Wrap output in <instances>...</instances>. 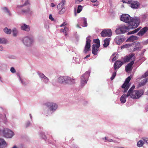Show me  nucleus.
<instances>
[{
    "label": "nucleus",
    "instance_id": "obj_35",
    "mask_svg": "<svg viewBox=\"0 0 148 148\" xmlns=\"http://www.w3.org/2000/svg\"><path fill=\"white\" fill-rule=\"evenodd\" d=\"M83 20L84 21V25H83V27H86L87 26V23L86 21V18H82Z\"/></svg>",
    "mask_w": 148,
    "mask_h": 148
},
{
    "label": "nucleus",
    "instance_id": "obj_40",
    "mask_svg": "<svg viewBox=\"0 0 148 148\" xmlns=\"http://www.w3.org/2000/svg\"><path fill=\"white\" fill-rule=\"evenodd\" d=\"M123 3H131V0H122Z\"/></svg>",
    "mask_w": 148,
    "mask_h": 148
},
{
    "label": "nucleus",
    "instance_id": "obj_9",
    "mask_svg": "<svg viewBox=\"0 0 148 148\" xmlns=\"http://www.w3.org/2000/svg\"><path fill=\"white\" fill-rule=\"evenodd\" d=\"M45 104L50 110L53 112L58 107V105L54 103L47 102Z\"/></svg>",
    "mask_w": 148,
    "mask_h": 148
},
{
    "label": "nucleus",
    "instance_id": "obj_22",
    "mask_svg": "<svg viewBox=\"0 0 148 148\" xmlns=\"http://www.w3.org/2000/svg\"><path fill=\"white\" fill-rule=\"evenodd\" d=\"M65 0H62L60 3L57 6V8L58 10L62 8L63 6L65 4Z\"/></svg>",
    "mask_w": 148,
    "mask_h": 148
},
{
    "label": "nucleus",
    "instance_id": "obj_38",
    "mask_svg": "<svg viewBox=\"0 0 148 148\" xmlns=\"http://www.w3.org/2000/svg\"><path fill=\"white\" fill-rule=\"evenodd\" d=\"M82 6L80 5H78L77 8V12L78 13H79L81 11H82Z\"/></svg>",
    "mask_w": 148,
    "mask_h": 148
},
{
    "label": "nucleus",
    "instance_id": "obj_3",
    "mask_svg": "<svg viewBox=\"0 0 148 148\" xmlns=\"http://www.w3.org/2000/svg\"><path fill=\"white\" fill-rule=\"evenodd\" d=\"M144 93V91L142 90H134L130 95V97L134 99L139 98L141 97Z\"/></svg>",
    "mask_w": 148,
    "mask_h": 148
},
{
    "label": "nucleus",
    "instance_id": "obj_19",
    "mask_svg": "<svg viewBox=\"0 0 148 148\" xmlns=\"http://www.w3.org/2000/svg\"><path fill=\"white\" fill-rule=\"evenodd\" d=\"M131 7L133 8H137L139 5V3L137 1L131 2Z\"/></svg>",
    "mask_w": 148,
    "mask_h": 148
},
{
    "label": "nucleus",
    "instance_id": "obj_26",
    "mask_svg": "<svg viewBox=\"0 0 148 148\" xmlns=\"http://www.w3.org/2000/svg\"><path fill=\"white\" fill-rule=\"evenodd\" d=\"M64 76H60L58 78V81L60 83H65Z\"/></svg>",
    "mask_w": 148,
    "mask_h": 148
},
{
    "label": "nucleus",
    "instance_id": "obj_28",
    "mask_svg": "<svg viewBox=\"0 0 148 148\" xmlns=\"http://www.w3.org/2000/svg\"><path fill=\"white\" fill-rule=\"evenodd\" d=\"M22 12L25 14H30L31 13V11L30 10L29 8L28 7L26 10H22Z\"/></svg>",
    "mask_w": 148,
    "mask_h": 148
},
{
    "label": "nucleus",
    "instance_id": "obj_46",
    "mask_svg": "<svg viewBox=\"0 0 148 148\" xmlns=\"http://www.w3.org/2000/svg\"><path fill=\"white\" fill-rule=\"evenodd\" d=\"M60 32H64V34H65V35L66 36L67 35V34L66 32L65 31V29H62L60 30Z\"/></svg>",
    "mask_w": 148,
    "mask_h": 148
},
{
    "label": "nucleus",
    "instance_id": "obj_64",
    "mask_svg": "<svg viewBox=\"0 0 148 148\" xmlns=\"http://www.w3.org/2000/svg\"><path fill=\"white\" fill-rule=\"evenodd\" d=\"M105 140H107V137H105Z\"/></svg>",
    "mask_w": 148,
    "mask_h": 148
},
{
    "label": "nucleus",
    "instance_id": "obj_33",
    "mask_svg": "<svg viewBox=\"0 0 148 148\" xmlns=\"http://www.w3.org/2000/svg\"><path fill=\"white\" fill-rule=\"evenodd\" d=\"M144 143L143 141L141 140H140L137 143V145L138 147H141L143 145Z\"/></svg>",
    "mask_w": 148,
    "mask_h": 148
},
{
    "label": "nucleus",
    "instance_id": "obj_20",
    "mask_svg": "<svg viewBox=\"0 0 148 148\" xmlns=\"http://www.w3.org/2000/svg\"><path fill=\"white\" fill-rule=\"evenodd\" d=\"M7 144L5 140L3 139L0 138V147L3 148L6 147Z\"/></svg>",
    "mask_w": 148,
    "mask_h": 148
},
{
    "label": "nucleus",
    "instance_id": "obj_41",
    "mask_svg": "<svg viewBox=\"0 0 148 148\" xmlns=\"http://www.w3.org/2000/svg\"><path fill=\"white\" fill-rule=\"evenodd\" d=\"M65 11V9L64 8H63L59 12V13L60 14H62L64 13Z\"/></svg>",
    "mask_w": 148,
    "mask_h": 148
},
{
    "label": "nucleus",
    "instance_id": "obj_51",
    "mask_svg": "<svg viewBox=\"0 0 148 148\" xmlns=\"http://www.w3.org/2000/svg\"><path fill=\"white\" fill-rule=\"evenodd\" d=\"M82 1L83 0H76V3H78Z\"/></svg>",
    "mask_w": 148,
    "mask_h": 148
},
{
    "label": "nucleus",
    "instance_id": "obj_5",
    "mask_svg": "<svg viewBox=\"0 0 148 148\" xmlns=\"http://www.w3.org/2000/svg\"><path fill=\"white\" fill-rule=\"evenodd\" d=\"M2 133L4 136L7 138H11L14 135L12 131L7 128L4 129L3 130Z\"/></svg>",
    "mask_w": 148,
    "mask_h": 148
},
{
    "label": "nucleus",
    "instance_id": "obj_30",
    "mask_svg": "<svg viewBox=\"0 0 148 148\" xmlns=\"http://www.w3.org/2000/svg\"><path fill=\"white\" fill-rule=\"evenodd\" d=\"M133 47L132 46V45L130 44H126L125 45H124L121 46V49H124V48H131V47Z\"/></svg>",
    "mask_w": 148,
    "mask_h": 148
},
{
    "label": "nucleus",
    "instance_id": "obj_39",
    "mask_svg": "<svg viewBox=\"0 0 148 148\" xmlns=\"http://www.w3.org/2000/svg\"><path fill=\"white\" fill-rule=\"evenodd\" d=\"M3 9L4 12H7L9 15H10L11 14L10 11L7 8L4 7L3 8Z\"/></svg>",
    "mask_w": 148,
    "mask_h": 148
},
{
    "label": "nucleus",
    "instance_id": "obj_27",
    "mask_svg": "<svg viewBox=\"0 0 148 148\" xmlns=\"http://www.w3.org/2000/svg\"><path fill=\"white\" fill-rule=\"evenodd\" d=\"M134 88L135 86H133L131 87V88H130L127 92V93L126 96L127 97H128L131 95V94L132 93V91H134L133 90L134 89Z\"/></svg>",
    "mask_w": 148,
    "mask_h": 148
},
{
    "label": "nucleus",
    "instance_id": "obj_31",
    "mask_svg": "<svg viewBox=\"0 0 148 148\" xmlns=\"http://www.w3.org/2000/svg\"><path fill=\"white\" fill-rule=\"evenodd\" d=\"M140 29V28H138L135 29V30L131 32H128L127 33L128 35H130L131 34H134L137 32Z\"/></svg>",
    "mask_w": 148,
    "mask_h": 148
},
{
    "label": "nucleus",
    "instance_id": "obj_34",
    "mask_svg": "<svg viewBox=\"0 0 148 148\" xmlns=\"http://www.w3.org/2000/svg\"><path fill=\"white\" fill-rule=\"evenodd\" d=\"M94 42L96 44H94L93 45H99V47L100 46V41L98 39H95L94 40Z\"/></svg>",
    "mask_w": 148,
    "mask_h": 148
},
{
    "label": "nucleus",
    "instance_id": "obj_25",
    "mask_svg": "<svg viewBox=\"0 0 148 148\" xmlns=\"http://www.w3.org/2000/svg\"><path fill=\"white\" fill-rule=\"evenodd\" d=\"M126 96L127 95L125 94H124L121 97L120 100L122 103H124L126 101V98L127 97Z\"/></svg>",
    "mask_w": 148,
    "mask_h": 148
},
{
    "label": "nucleus",
    "instance_id": "obj_42",
    "mask_svg": "<svg viewBox=\"0 0 148 148\" xmlns=\"http://www.w3.org/2000/svg\"><path fill=\"white\" fill-rule=\"evenodd\" d=\"M13 35L14 36H16L17 33V31L16 29H14L12 31Z\"/></svg>",
    "mask_w": 148,
    "mask_h": 148
},
{
    "label": "nucleus",
    "instance_id": "obj_50",
    "mask_svg": "<svg viewBox=\"0 0 148 148\" xmlns=\"http://www.w3.org/2000/svg\"><path fill=\"white\" fill-rule=\"evenodd\" d=\"M66 25V24L65 23V22H64L62 25H60V27H62V26H64Z\"/></svg>",
    "mask_w": 148,
    "mask_h": 148
},
{
    "label": "nucleus",
    "instance_id": "obj_43",
    "mask_svg": "<svg viewBox=\"0 0 148 148\" xmlns=\"http://www.w3.org/2000/svg\"><path fill=\"white\" fill-rule=\"evenodd\" d=\"M116 72H115L113 73L112 77L110 78L111 80H112L114 79L116 76Z\"/></svg>",
    "mask_w": 148,
    "mask_h": 148
},
{
    "label": "nucleus",
    "instance_id": "obj_14",
    "mask_svg": "<svg viewBox=\"0 0 148 148\" xmlns=\"http://www.w3.org/2000/svg\"><path fill=\"white\" fill-rule=\"evenodd\" d=\"M99 45H92V53L94 55H97L98 51L99 50Z\"/></svg>",
    "mask_w": 148,
    "mask_h": 148
},
{
    "label": "nucleus",
    "instance_id": "obj_36",
    "mask_svg": "<svg viewBox=\"0 0 148 148\" xmlns=\"http://www.w3.org/2000/svg\"><path fill=\"white\" fill-rule=\"evenodd\" d=\"M7 42V40L4 38H0V43L5 44Z\"/></svg>",
    "mask_w": 148,
    "mask_h": 148
},
{
    "label": "nucleus",
    "instance_id": "obj_10",
    "mask_svg": "<svg viewBox=\"0 0 148 148\" xmlns=\"http://www.w3.org/2000/svg\"><path fill=\"white\" fill-rule=\"evenodd\" d=\"M112 34V32L110 29H104L101 33V36L105 37L106 36H110Z\"/></svg>",
    "mask_w": 148,
    "mask_h": 148
},
{
    "label": "nucleus",
    "instance_id": "obj_29",
    "mask_svg": "<svg viewBox=\"0 0 148 148\" xmlns=\"http://www.w3.org/2000/svg\"><path fill=\"white\" fill-rule=\"evenodd\" d=\"M137 38V37L136 36H131L130 37L127 39V41H133L134 40L136 39Z\"/></svg>",
    "mask_w": 148,
    "mask_h": 148
},
{
    "label": "nucleus",
    "instance_id": "obj_57",
    "mask_svg": "<svg viewBox=\"0 0 148 148\" xmlns=\"http://www.w3.org/2000/svg\"><path fill=\"white\" fill-rule=\"evenodd\" d=\"M29 125H30V123L29 122H27L26 125V127H27Z\"/></svg>",
    "mask_w": 148,
    "mask_h": 148
},
{
    "label": "nucleus",
    "instance_id": "obj_16",
    "mask_svg": "<svg viewBox=\"0 0 148 148\" xmlns=\"http://www.w3.org/2000/svg\"><path fill=\"white\" fill-rule=\"evenodd\" d=\"M148 30V27H145L141 29L140 31L138 33L137 35L139 36H142Z\"/></svg>",
    "mask_w": 148,
    "mask_h": 148
},
{
    "label": "nucleus",
    "instance_id": "obj_62",
    "mask_svg": "<svg viewBox=\"0 0 148 148\" xmlns=\"http://www.w3.org/2000/svg\"><path fill=\"white\" fill-rule=\"evenodd\" d=\"M4 119H5V118H6V116H5V114L4 115Z\"/></svg>",
    "mask_w": 148,
    "mask_h": 148
},
{
    "label": "nucleus",
    "instance_id": "obj_45",
    "mask_svg": "<svg viewBox=\"0 0 148 148\" xmlns=\"http://www.w3.org/2000/svg\"><path fill=\"white\" fill-rule=\"evenodd\" d=\"M10 71L12 73H15L16 72L15 70L13 67H12L11 68Z\"/></svg>",
    "mask_w": 148,
    "mask_h": 148
},
{
    "label": "nucleus",
    "instance_id": "obj_55",
    "mask_svg": "<svg viewBox=\"0 0 148 148\" xmlns=\"http://www.w3.org/2000/svg\"><path fill=\"white\" fill-rule=\"evenodd\" d=\"M90 55L89 54V55H87L84 58V59H86V58H87L89 57H90Z\"/></svg>",
    "mask_w": 148,
    "mask_h": 148
},
{
    "label": "nucleus",
    "instance_id": "obj_4",
    "mask_svg": "<svg viewBox=\"0 0 148 148\" xmlns=\"http://www.w3.org/2000/svg\"><path fill=\"white\" fill-rule=\"evenodd\" d=\"M90 75V73L87 71L81 77V86H83L85 84L87 83Z\"/></svg>",
    "mask_w": 148,
    "mask_h": 148
},
{
    "label": "nucleus",
    "instance_id": "obj_52",
    "mask_svg": "<svg viewBox=\"0 0 148 148\" xmlns=\"http://www.w3.org/2000/svg\"><path fill=\"white\" fill-rule=\"evenodd\" d=\"M116 59V57H114L112 59V61H114Z\"/></svg>",
    "mask_w": 148,
    "mask_h": 148
},
{
    "label": "nucleus",
    "instance_id": "obj_2",
    "mask_svg": "<svg viewBox=\"0 0 148 148\" xmlns=\"http://www.w3.org/2000/svg\"><path fill=\"white\" fill-rule=\"evenodd\" d=\"M136 17H134L133 18L131 17L129 15L127 14H123L120 18L121 20L125 23H128L129 25H134L135 23H136V20H134Z\"/></svg>",
    "mask_w": 148,
    "mask_h": 148
},
{
    "label": "nucleus",
    "instance_id": "obj_17",
    "mask_svg": "<svg viewBox=\"0 0 148 148\" xmlns=\"http://www.w3.org/2000/svg\"><path fill=\"white\" fill-rule=\"evenodd\" d=\"M125 40L124 37L121 38L118 36L116 37L115 39V41L118 45H120Z\"/></svg>",
    "mask_w": 148,
    "mask_h": 148
},
{
    "label": "nucleus",
    "instance_id": "obj_21",
    "mask_svg": "<svg viewBox=\"0 0 148 148\" xmlns=\"http://www.w3.org/2000/svg\"><path fill=\"white\" fill-rule=\"evenodd\" d=\"M21 29L26 31H29L30 29L29 26L25 24H23V25L21 26Z\"/></svg>",
    "mask_w": 148,
    "mask_h": 148
},
{
    "label": "nucleus",
    "instance_id": "obj_18",
    "mask_svg": "<svg viewBox=\"0 0 148 148\" xmlns=\"http://www.w3.org/2000/svg\"><path fill=\"white\" fill-rule=\"evenodd\" d=\"M64 77L65 83H67L70 82H71L72 83L75 82V79H74L69 77L64 76Z\"/></svg>",
    "mask_w": 148,
    "mask_h": 148
},
{
    "label": "nucleus",
    "instance_id": "obj_6",
    "mask_svg": "<svg viewBox=\"0 0 148 148\" xmlns=\"http://www.w3.org/2000/svg\"><path fill=\"white\" fill-rule=\"evenodd\" d=\"M131 79V77L130 76L128 77L125 79V82L122 86V88L124 89L123 93H125L128 90L130 87V84L129 83Z\"/></svg>",
    "mask_w": 148,
    "mask_h": 148
},
{
    "label": "nucleus",
    "instance_id": "obj_48",
    "mask_svg": "<svg viewBox=\"0 0 148 148\" xmlns=\"http://www.w3.org/2000/svg\"><path fill=\"white\" fill-rule=\"evenodd\" d=\"M29 4V2L28 0H27L26 1L25 3L23 5L21 6V7H23L24 5H27Z\"/></svg>",
    "mask_w": 148,
    "mask_h": 148
},
{
    "label": "nucleus",
    "instance_id": "obj_32",
    "mask_svg": "<svg viewBox=\"0 0 148 148\" xmlns=\"http://www.w3.org/2000/svg\"><path fill=\"white\" fill-rule=\"evenodd\" d=\"M3 30L5 33L8 34H10L11 32V30L10 29H8L7 27L5 28Z\"/></svg>",
    "mask_w": 148,
    "mask_h": 148
},
{
    "label": "nucleus",
    "instance_id": "obj_13",
    "mask_svg": "<svg viewBox=\"0 0 148 148\" xmlns=\"http://www.w3.org/2000/svg\"><path fill=\"white\" fill-rule=\"evenodd\" d=\"M131 45H132L133 46L131 47V48L132 47L134 48L132 50L133 52L141 49L142 48V47L139 42L133 43Z\"/></svg>",
    "mask_w": 148,
    "mask_h": 148
},
{
    "label": "nucleus",
    "instance_id": "obj_63",
    "mask_svg": "<svg viewBox=\"0 0 148 148\" xmlns=\"http://www.w3.org/2000/svg\"><path fill=\"white\" fill-rule=\"evenodd\" d=\"M12 148H17L16 146H15L13 147Z\"/></svg>",
    "mask_w": 148,
    "mask_h": 148
},
{
    "label": "nucleus",
    "instance_id": "obj_12",
    "mask_svg": "<svg viewBox=\"0 0 148 148\" xmlns=\"http://www.w3.org/2000/svg\"><path fill=\"white\" fill-rule=\"evenodd\" d=\"M135 57L133 58V60L128 64L125 67V70L126 72H128L129 71H131L132 69V66L134 62Z\"/></svg>",
    "mask_w": 148,
    "mask_h": 148
},
{
    "label": "nucleus",
    "instance_id": "obj_24",
    "mask_svg": "<svg viewBox=\"0 0 148 148\" xmlns=\"http://www.w3.org/2000/svg\"><path fill=\"white\" fill-rule=\"evenodd\" d=\"M148 81V78H147L144 79L142 80L139 84V85L140 86H142L145 85L147 82Z\"/></svg>",
    "mask_w": 148,
    "mask_h": 148
},
{
    "label": "nucleus",
    "instance_id": "obj_60",
    "mask_svg": "<svg viewBox=\"0 0 148 148\" xmlns=\"http://www.w3.org/2000/svg\"><path fill=\"white\" fill-rule=\"evenodd\" d=\"M98 4L97 3L95 4H93V5L94 6H97L98 5Z\"/></svg>",
    "mask_w": 148,
    "mask_h": 148
},
{
    "label": "nucleus",
    "instance_id": "obj_59",
    "mask_svg": "<svg viewBox=\"0 0 148 148\" xmlns=\"http://www.w3.org/2000/svg\"><path fill=\"white\" fill-rule=\"evenodd\" d=\"M107 141L108 142H113V140L112 139H109L107 140Z\"/></svg>",
    "mask_w": 148,
    "mask_h": 148
},
{
    "label": "nucleus",
    "instance_id": "obj_49",
    "mask_svg": "<svg viewBox=\"0 0 148 148\" xmlns=\"http://www.w3.org/2000/svg\"><path fill=\"white\" fill-rule=\"evenodd\" d=\"M49 18L51 21H53L54 20V18L52 17V16L51 14H50L49 16Z\"/></svg>",
    "mask_w": 148,
    "mask_h": 148
},
{
    "label": "nucleus",
    "instance_id": "obj_37",
    "mask_svg": "<svg viewBox=\"0 0 148 148\" xmlns=\"http://www.w3.org/2000/svg\"><path fill=\"white\" fill-rule=\"evenodd\" d=\"M115 32L117 34H123L120 27L119 28L116 29L115 30Z\"/></svg>",
    "mask_w": 148,
    "mask_h": 148
},
{
    "label": "nucleus",
    "instance_id": "obj_44",
    "mask_svg": "<svg viewBox=\"0 0 148 148\" xmlns=\"http://www.w3.org/2000/svg\"><path fill=\"white\" fill-rule=\"evenodd\" d=\"M148 76V71L146 72L142 76V77L144 78Z\"/></svg>",
    "mask_w": 148,
    "mask_h": 148
},
{
    "label": "nucleus",
    "instance_id": "obj_47",
    "mask_svg": "<svg viewBox=\"0 0 148 148\" xmlns=\"http://www.w3.org/2000/svg\"><path fill=\"white\" fill-rule=\"evenodd\" d=\"M40 77L41 78H44V77H45V78L46 79L48 80V78L47 77H46L45 76V75L43 74H40Z\"/></svg>",
    "mask_w": 148,
    "mask_h": 148
},
{
    "label": "nucleus",
    "instance_id": "obj_15",
    "mask_svg": "<svg viewBox=\"0 0 148 148\" xmlns=\"http://www.w3.org/2000/svg\"><path fill=\"white\" fill-rule=\"evenodd\" d=\"M123 64V62L119 60L116 61L114 63V68L115 70L120 68Z\"/></svg>",
    "mask_w": 148,
    "mask_h": 148
},
{
    "label": "nucleus",
    "instance_id": "obj_56",
    "mask_svg": "<svg viewBox=\"0 0 148 148\" xmlns=\"http://www.w3.org/2000/svg\"><path fill=\"white\" fill-rule=\"evenodd\" d=\"M64 29L65 30L66 32L68 30V29L66 27H65L64 28Z\"/></svg>",
    "mask_w": 148,
    "mask_h": 148
},
{
    "label": "nucleus",
    "instance_id": "obj_23",
    "mask_svg": "<svg viewBox=\"0 0 148 148\" xmlns=\"http://www.w3.org/2000/svg\"><path fill=\"white\" fill-rule=\"evenodd\" d=\"M110 38H106L104 40L103 45L104 47H107L109 44Z\"/></svg>",
    "mask_w": 148,
    "mask_h": 148
},
{
    "label": "nucleus",
    "instance_id": "obj_1",
    "mask_svg": "<svg viewBox=\"0 0 148 148\" xmlns=\"http://www.w3.org/2000/svg\"><path fill=\"white\" fill-rule=\"evenodd\" d=\"M134 20H136V23H135L134 25H128L127 26L125 25L120 27L122 33H124L126 32L129 31V29H134L138 27L140 23V19L139 17H136Z\"/></svg>",
    "mask_w": 148,
    "mask_h": 148
},
{
    "label": "nucleus",
    "instance_id": "obj_58",
    "mask_svg": "<svg viewBox=\"0 0 148 148\" xmlns=\"http://www.w3.org/2000/svg\"><path fill=\"white\" fill-rule=\"evenodd\" d=\"M97 0H91V1L92 3H95L96 2Z\"/></svg>",
    "mask_w": 148,
    "mask_h": 148
},
{
    "label": "nucleus",
    "instance_id": "obj_53",
    "mask_svg": "<svg viewBox=\"0 0 148 148\" xmlns=\"http://www.w3.org/2000/svg\"><path fill=\"white\" fill-rule=\"evenodd\" d=\"M50 6L51 7H54V6H55V5H54V4L53 3H52L51 4Z\"/></svg>",
    "mask_w": 148,
    "mask_h": 148
},
{
    "label": "nucleus",
    "instance_id": "obj_11",
    "mask_svg": "<svg viewBox=\"0 0 148 148\" xmlns=\"http://www.w3.org/2000/svg\"><path fill=\"white\" fill-rule=\"evenodd\" d=\"M23 43L27 46L31 45L33 42L32 39L28 37H24L23 40Z\"/></svg>",
    "mask_w": 148,
    "mask_h": 148
},
{
    "label": "nucleus",
    "instance_id": "obj_54",
    "mask_svg": "<svg viewBox=\"0 0 148 148\" xmlns=\"http://www.w3.org/2000/svg\"><path fill=\"white\" fill-rule=\"evenodd\" d=\"M3 50V47L1 46H0V51H2Z\"/></svg>",
    "mask_w": 148,
    "mask_h": 148
},
{
    "label": "nucleus",
    "instance_id": "obj_8",
    "mask_svg": "<svg viewBox=\"0 0 148 148\" xmlns=\"http://www.w3.org/2000/svg\"><path fill=\"white\" fill-rule=\"evenodd\" d=\"M135 55L134 53H132L129 54L128 56H126L124 57H122L121 60H122V62H123V64L129 62L132 58H133V60L134 57H135Z\"/></svg>",
    "mask_w": 148,
    "mask_h": 148
},
{
    "label": "nucleus",
    "instance_id": "obj_61",
    "mask_svg": "<svg viewBox=\"0 0 148 148\" xmlns=\"http://www.w3.org/2000/svg\"><path fill=\"white\" fill-rule=\"evenodd\" d=\"M43 138L45 140L46 138L45 136H44V137H43Z\"/></svg>",
    "mask_w": 148,
    "mask_h": 148
},
{
    "label": "nucleus",
    "instance_id": "obj_7",
    "mask_svg": "<svg viewBox=\"0 0 148 148\" xmlns=\"http://www.w3.org/2000/svg\"><path fill=\"white\" fill-rule=\"evenodd\" d=\"M90 37H91L90 36H89L86 38V44L84 51V53H87L90 50Z\"/></svg>",
    "mask_w": 148,
    "mask_h": 148
}]
</instances>
